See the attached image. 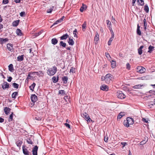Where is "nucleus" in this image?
<instances>
[{
	"label": "nucleus",
	"instance_id": "nucleus-27",
	"mask_svg": "<svg viewBox=\"0 0 155 155\" xmlns=\"http://www.w3.org/2000/svg\"><path fill=\"white\" fill-rule=\"evenodd\" d=\"M16 33L17 35H22V32L21 31V30L19 29H17Z\"/></svg>",
	"mask_w": 155,
	"mask_h": 155
},
{
	"label": "nucleus",
	"instance_id": "nucleus-30",
	"mask_svg": "<svg viewBox=\"0 0 155 155\" xmlns=\"http://www.w3.org/2000/svg\"><path fill=\"white\" fill-rule=\"evenodd\" d=\"M86 21H85L83 25H82V30L83 31H84L86 29Z\"/></svg>",
	"mask_w": 155,
	"mask_h": 155
},
{
	"label": "nucleus",
	"instance_id": "nucleus-46",
	"mask_svg": "<svg viewBox=\"0 0 155 155\" xmlns=\"http://www.w3.org/2000/svg\"><path fill=\"white\" fill-rule=\"evenodd\" d=\"M110 32L111 34V38L110 39H112V38H114V33L112 29H111L110 30Z\"/></svg>",
	"mask_w": 155,
	"mask_h": 155
},
{
	"label": "nucleus",
	"instance_id": "nucleus-51",
	"mask_svg": "<svg viewBox=\"0 0 155 155\" xmlns=\"http://www.w3.org/2000/svg\"><path fill=\"white\" fill-rule=\"evenodd\" d=\"M8 2H9L8 0H3L2 1V3L4 4H7L8 3Z\"/></svg>",
	"mask_w": 155,
	"mask_h": 155
},
{
	"label": "nucleus",
	"instance_id": "nucleus-61",
	"mask_svg": "<svg viewBox=\"0 0 155 155\" xmlns=\"http://www.w3.org/2000/svg\"><path fill=\"white\" fill-rule=\"evenodd\" d=\"M107 25H111V22L110 21H109L108 20H107Z\"/></svg>",
	"mask_w": 155,
	"mask_h": 155
},
{
	"label": "nucleus",
	"instance_id": "nucleus-5",
	"mask_svg": "<svg viewBox=\"0 0 155 155\" xmlns=\"http://www.w3.org/2000/svg\"><path fill=\"white\" fill-rule=\"evenodd\" d=\"M81 116L83 118H85L86 120L88 122H90L91 120L88 114L86 112H84L83 114H81Z\"/></svg>",
	"mask_w": 155,
	"mask_h": 155
},
{
	"label": "nucleus",
	"instance_id": "nucleus-56",
	"mask_svg": "<svg viewBox=\"0 0 155 155\" xmlns=\"http://www.w3.org/2000/svg\"><path fill=\"white\" fill-rule=\"evenodd\" d=\"M2 40V44L5 43L7 41H8V39H1Z\"/></svg>",
	"mask_w": 155,
	"mask_h": 155
},
{
	"label": "nucleus",
	"instance_id": "nucleus-52",
	"mask_svg": "<svg viewBox=\"0 0 155 155\" xmlns=\"http://www.w3.org/2000/svg\"><path fill=\"white\" fill-rule=\"evenodd\" d=\"M130 65L129 63H127L126 64V68H127L128 70H130Z\"/></svg>",
	"mask_w": 155,
	"mask_h": 155
},
{
	"label": "nucleus",
	"instance_id": "nucleus-18",
	"mask_svg": "<svg viewBox=\"0 0 155 155\" xmlns=\"http://www.w3.org/2000/svg\"><path fill=\"white\" fill-rule=\"evenodd\" d=\"M138 5L143 6L144 5V2L143 0H137Z\"/></svg>",
	"mask_w": 155,
	"mask_h": 155
},
{
	"label": "nucleus",
	"instance_id": "nucleus-40",
	"mask_svg": "<svg viewBox=\"0 0 155 155\" xmlns=\"http://www.w3.org/2000/svg\"><path fill=\"white\" fill-rule=\"evenodd\" d=\"M54 8V6H52V7L48 9L47 11V13H51V12H52V10H53V9Z\"/></svg>",
	"mask_w": 155,
	"mask_h": 155
},
{
	"label": "nucleus",
	"instance_id": "nucleus-36",
	"mask_svg": "<svg viewBox=\"0 0 155 155\" xmlns=\"http://www.w3.org/2000/svg\"><path fill=\"white\" fill-rule=\"evenodd\" d=\"M60 45L64 48L65 47L66 45V43L64 42L63 41H60Z\"/></svg>",
	"mask_w": 155,
	"mask_h": 155
},
{
	"label": "nucleus",
	"instance_id": "nucleus-48",
	"mask_svg": "<svg viewBox=\"0 0 155 155\" xmlns=\"http://www.w3.org/2000/svg\"><path fill=\"white\" fill-rule=\"evenodd\" d=\"M25 15V12H22L20 13V15L21 17H24Z\"/></svg>",
	"mask_w": 155,
	"mask_h": 155
},
{
	"label": "nucleus",
	"instance_id": "nucleus-42",
	"mask_svg": "<svg viewBox=\"0 0 155 155\" xmlns=\"http://www.w3.org/2000/svg\"><path fill=\"white\" fill-rule=\"evenodd\" d=\"M13 113L12 112L11 113V114L9 116V119H8L9 121H11L13 119Z\"/></svg>",
	"mask_w": 155,
	"mask_h": 155
},
{
	"label": "nucleus",
	"instance_id": "nucleus-60",
	"mask_svg": "<svg viewBox=\"0 0 155 155\" xmlns=\"http://www.w3.org/2000/svg\"><path fill=\"white\" fill-rule=\"evenodd\" d=\"M96 34L94 37V39H97H97H99V35L98 33H96Z\"/></svg>",
	"mask_w": 155,
	"mask_h": 155
},
{
	"label": "nucleus",
	"instance_id": "nucleus-25",
	"mask_svg": "<svg viewBox=\"0 0 155 155\" xmlns=\"http://www.w3.org/2000/svg\"><path fill=\"white\" fill-rule=\"evenodd\" d=\"M68 42L69 45H73L74 44V42L73 39H68Z\"/></svg>",
	"mask_w": 155,
	"mask_h": 155
},
{
	"label": "nucleus",
	"instance_id": "nucleus-53",
	"mask_svg": "<svg viewBox=\"0 0 155 155\" xmlns=\"http://www.w3.org/2000/svg\"><path fill=\"white\" fill-rule=\"evenodd\" d=\"M32 72H29L28 73V75L27 78H28V79H30L31 78H33V77L32 76H31L30 75V74H32Z\"/></svg>",
	"mask_w": 155,
	"mask_h": 155
},
{
	"label": "nucleus",
	"instance_id": "nucleus-35",
	"mask_svg": "<svg viewBox=\"0 0 155 155\" xmlns=\"http://www.w3.org/2000/svg\"><path fill=\"white\" fill-rule=\"evenodd\" d=\"M12 84L14 88L16 89H18V88L19 85L18 84L15 83H14Z\"/></svg>",
	"mask_w": 155,
	"mask_h": 155
},
{
	"label": "nucleus",
	"instance_id": "nucleus-11",
	"mask_svg": "<svg viewBox=\"0 0 155 155\" xmlns=\"http://www.w3.org/2000/svg\"><path fill=\"white\" fill-rule=\"evenodd\" d=\"M100 89L103 91H107L108 89V87L106 85L103 84L101 87Z\"/></svg>",
	"mask_w": 155,
	"mask_h": 155
},
{
	"label": "nucleus",
	"instance_id": "nucleus-7",
	"mask_svg": "<svg viewBox=\"0 0 155 155\" xmlns=\"http://www.w3.org/2000/svg\"><path fill=\"white\" fill-rule=\"evenodd\" d=\"M31 101L33 103L35 102L38 100L37 96L35 94L31 95Z\"/></svg>",
	"mask_w": 155,
	"mask_h": 155
},
{
	"label": "nucleus",
	"instance_id": "nucleus-63",
	"mask_svg": "<svg viewBox=\"0 0 155 155\" xmlns=\"http://www.w3.org/2000/svg\"><path fill=\"white\" fill-rule=\"evenodd\" d=\"M4 120L2 117H0V123H2L4 121Z\"/></svg>",
	"mask_w": 155,
	"mask_h": 155
},
{
	"label": "nucleus",
	"instance_id": "nucleus-32",
	"mask_svg": "<svg viewBox=\"0 0 155 155\" xmlns=\"http://www.w3.org/2000/svg\"><path fill=\"white\" fill-rule=\"evenodd\" d=\"M86 8V6L83 5V6H81L80 8V11L81 12H83L84 11V9H85Z\"/></svg>",
	"mask_w": 155,
	"mask_h": 155
},
{
	"label": "nucleus",
	"instance_id": "nucleus-59",
	"mask_svg": "<svg viewBox=\"0 0 155 155\" xmlns=\"http://www.w3.org/2000/svg\"><path fill=\"white\" fill-rule=\"evenodd\" d=\"M64 125L66 127H68V128H70V125L69 124L67 123H66L64 124Z\"/></svg>",
	"mask_w": 155,
	"mask_h": 155
},
{
	"label": "nucleus",
	"instance_id": "nucleus-55",
	"mask_svg": "<svg viewBox=\"0 0 155 155\" xmlns=\"http://www.w3.org/2000/svg\"><path fill=\"white\" fill-rule=\"evenodd\" d=\"M121 144L122 145V147H125L126 145H127V143L126 142H121Z\"/></svg>",
	"mask_w": 155,
	"mask_h": 155
},
{
	"label": "nucleus",
	"instance_id": "nucleus-34",
	"mask_svg": "<svg viewBox=\"0 0 155 155\" xmlns=\"http://www.w3.org/2000/svg\"><path fill=\"white\" fill-rule=\"evenodd\" d=\"M141 87L142 85L140 84H137L134 86L133 88L134 89H139Z\"/></svg>",
	"mask_w": 155,
	"mask_h": 155
},
{
	"label": "nucleus",
	"instance_id": "nucleus-10",
	"mask_svg": "<svg viewBox=\"0 0 155 155\" xmlns=\"http://www.w3.org/2000/svg\"><path fill=\"white\" fill-rule=\"evenodd\" d=\"M11 109L8 107H5L4 109V111L5 114L6 115H8L11 111Z\"/></svg>",
	"mask_w": 155,
	"mask_h": 155
},
{
	"label": "nucleus",
	"instance_id": "nucleus-3",
	"mask_svg": "<svg viewBox=\"0 0 155 155\" xmlns=\"http://www.w3.org/2000/svg\"><path fill=\"white\" fill-rule=\"evenodd\" d=\"M117 97L121 99H123L125 98L126 96L121 91H118L117 93Z\"/></svg>",
	"mask_w": 155,
	"mask_h": 155
},
{
	"label": "nucleus",
	"instance_id": "nucleus-23",
	"mask_svg": "<svg viewBox=\"0 0 155 155\" xmlns=\"http://www.w3.org/2000/svg\"><path fill=\"white\" fill-rule=\"evenodd\" d=\"M18 95V92H13L12 95V98H14L15 99L16 97V96Z\"/></svg>",
	"mask_w": 155,
	"mask_h": 155
},
{
	"label": "nucleus",
	"instance_id": "nucleus-22",
	"mask_svg": "<svg viewBox=\"0 0 155 155\" xmlns=\"http://www.w3.org/2000/svg\"><path fill=\"white\" fill-rule=\"evenodd\" d=\"M52 79L53 82L54 83H56L58 81V77H57V78H56V77H53L52 78Z\"/></svg>",
	"mask_w": 155,
	"mask_h": 155
},
{
	"label": "nucleus",
	"instance_id": "nucleus-33",
	"mask_svg": "<svg viewBox=\"0 0 155 155\" xmlns=\"http://www.w3.org/2000/svg\"><path fill=\"white\" fill-rule=\"evenodd\" d=\"M144 10L145 11L147 12L148 13L149 12V7L146 4L144 7Z\"/></svg>",
	"mask_w": 155,
	"mask_h": 155
},
{
	"label": "nucleus",
	"instance_id": "nucleus-43",
	"mask_svg": "<svg viewBox=\"0 0 155 155\" xmlns=\"http://www.w3.org/2000/svg\"><path fill=\"white\" fill-rule=\"evenodd\" d=\"M51 42L52 44L55 45L58 42L57 39H51Z\"/></svg>",
	"mask_w": 155,
	"mask_h": 155
},
{
	"label": "nucleus",
	"instance_id": "nucleus-8",
	"mask_svg": "<svg viewBox=\"0 0 155 155\" xmlns=\"http://www.w3.org/2000/svg\"><path fill=\"white\" fill-rule=\"evenodd\" d=\"M7 47L8 50L11 52L13 51V45L11 44H8L7 45Z\"/></svg>",
	"mask_w": 155,
	"mask_h": 155
},
{
	"label": "nucleus",
	"instance_id": "nucleus-16",
	"mask_svg": "<svg viewBox=\"0 0 155 155\" xmlns=\"http://www.w3.org/2000/svg\"><path fill=\"white\" fill-rule=\"evenodd\" d=\"M24 55H19L17 57V61H22L24 59Z\"/></svg>",
	"mask_w": 155,
	"mask_h": 155
},
{
	"label": "nucleus",
	"instance_id": "nucleus-17",
	"mask_svg": "<svg viewBox=\"0 0 155 155\" xmlns=\"http://www.w3.org/2000/svg\"><path fill=\"white\" fill-rule=\"evenodd\" d=\"M19 21V20L14 21L12 23L13 26L14 27L17 26L18 25Z\"/></svg>",
	"mask_w": 155,
	"mask_h": 155
},
{
	"label": "nucleus",
	"instance_id": "nucleus-26",
	"mask_svg": "<svg viewBox=\"0 0 155 155\" xmlns=\"http://www.w3.org/2000/svg\"><path fill=\"white\" fill-rule=\"evenodd\" d=\"M8 69L9 70L11 71H12L14 70L13 65L12 64H10L8 66Z\"/></svg>",
	"mask_w": 155,
	"mask_h": 155
},
{
	"label": "nucleus",
	"instance_id": "nucleus-28",
	"mask_svg": "<svg viewBox=\"0 0 155 155\" xmlns=\"http://www.w3.org/2000/svg\"><path fill=\"white\" fill-rule=\"evenodd\" d=\"M143 22L144 24V28L145 30H146L147 27V23L146 21V19L144 18L143 20Z\"/></svg>",
	"mask_w": 155,
	"mask_h": 155
},
{
	"label": "nucleus",
	"instance_id": "nucleus-6",
	"mask_svg": "<svg viewBox=\"0 0 155 155\" xmlns=\"http://www.w3.org/2000/svg\"><path fill=\"white\" fill-rule=\"evenodd\" d=\"M2 87L3 90L6 88H8L9 87V84L7 82L4 81V83L2 84Z\"/></svg>",
	"mask_w": 155,
	"mask_h": 155
},
{
	"label": "nucleus",
	"instance_id": "nucleus-39",
	"mask_svg": "<svg viewBox=\"0 0 155 155\" xmlns=\"http://www.w3.org/2000/svg\"><path fill=\"white\" fill-rule=\"evenodd\" d=\"M70 73H74L75 72V68L73 67H72L69 71Z\"/></svg>",
	"mask_w": 155,
	"mask_h": 155
},
{
	"label": "nucleus",
	"instance_id": "nucleus-9",
	"mask_svg": "<svg viewBox=\"0 0 155 155\" xmlns=\"http://www.w3.org/2000/svg\"><path fill=\"white\" fill-rule=\"evenodd\" d=\"M38 147L37 146H35L32 150L33 155H37V151Z\"/></svg>",
	"mask_w": 155,
	"mask_h": 155
},
{
	"label": "nucleus",
	"instance_id": "nucleus-12",
	"mask_svg": "<svg viewBox=\"0 0 155 155\" xmlns=\"http://www.w3.org/2000/svg\"><path fill=\"white\" fill-rule=\"evenodd\" d=\"M22 149L23 153L24 154L26 155H29V152L24 146L22 147Z\"/></svg>",
	"mask_w": 155,
	"mask_h": 155
},
{
	"label": "nucleus",
	"instance_id": "nucleus-49",
	"mask_svg": "<svg viewBox=\"0 0 155 155\" xmlns=\"http://www.w3.org/2000/svg\"><path fill=\"white\" fill-rule=\"evenodd\" d=\"M142 49L140 48L138 49V53L139 55H141L142 53Z\"/></svg>",
	"mask_w": 155,
	"mask_h": 155
},
{
	"label": "nucleus",
	"instance_id": "nucleus-14",
	"mask_svg": "<svg viewBox=\"0 0 155 155\" xmlns=\"http://www.w3.org/2000/svg\"><path fill=\"white\" fill-rule=\"evenodd\" d=\"M127 120L129 125L133 124H134V120L133 118L128 117L127 118Z\"/></svg>",
	"mask_w": 155,
	"mask_h": 155
},
{
	"label": "nucleus",
	"instance_id": "nucleus-44",
	"mask_svg": "<svg viewBox=\"0 0 155 155\" xmlns=\"http://www.w3.org/2000/svg\"><path fill=\"white\" fill-rule=\"evenodd\" d=\"M59 94H65V91L63 90H61L59 91Z\"/></svg>",
	"mask_w": 155,
	"mask_h": 155
},
{
	"label": "nucleus",
	"instance_id": "nucleus-2",
	"mask_svg": "<svg viewBox=\"0 0 155 155\" xmlns=\"http://www.w3.org/2000/svg\"><path fill=\"white\" fill-rule=\"evenodd\" d=\"M112 75L110 74H107L105 76V81L107 84H109L111 80Z\"/></svg>",
	"mask_w": 155,
	"mask_h": 155
},
{
	"label": "nucleus",
	"instance_id": "nucleus-41",
	"mask_svg": "<svg viewBox=\"0 0 155 155\" xmlns=\"http://www.w3.org/2000/svg\"><path fill=\"white\" fill-rule=\"evenodd\" d=\"M124 124L125 126L127 127H129L130 125L129 124H128V122L127 121V120L126 121H124Z\"/></svg>",
	"mask_w": 155,
	"mask_h": 155
},
{
	"label": "nucleus",
	"instance_id": "nucleus-37",
	"mask_svg": "<svg viewBox=\"0 0 155 155\" xmlns=\"http://www.w3.org/2000/svg\"><path fill=\"white\" fill-rule=\"evenodd\" d=\"M105 56L106 58H107L108 60L110 61L111 59V57L109 54L108 53H105Z\"/></svg>",
	"mask_w": 155,
	"mask_h": 155
},
{
	"label": "nucleus",
	"instance_id": "nucleus-50",
	"mask_svg": "<svg viewBox=\"0 0 155 155\" xmlns=\"http://www.w3.org/2000/svg\"><path fill=\"white\" fill-rule=\"evenodd\" d=\"M43 31L41 30V31H39V32H38V33H36L35 35V37H37L39 35L41 34L42 32Z\"/></svg>",
	"mask_w": 155,
	"mask_h": 155
},
{
	"label": "nucleus",
	"instance_id": "nucleus-20",
	"mask_svg": "<svg viewBox=\"0 0 155 155\" xmlns=\"http://www.w3.org/2000/svg\"><path fill=\"white\" fill-rule=\"evenodd\" d=\"M35 85V83H33L30 86L29 88L30 90L32 91H33Z\"/></svg>",
	"mask_w": 155,
	"mask_h": 155
},
{
	"label": "nucleus",
	"instance_id": "nucleus-54",
	"mask_svg": "<svg viewBox=\"0 0 155 155\" xmlns=\"http://www.w3.org/2000/svg\"><path fill=\"white\" fill-rule=\"evenodd\" d=\"M142 121L145 123H147L148 122V120L147 119L145 118H142Z\"/></svg>",
	"mask_w": 155,
	"mask_h": 155
},
{
	"label": "nucleus",
	"instance_id": "nucleus-58",
	"mask_svg": "<svg viewBox=\"0 0 155 155\" xmlns=\"http://www.w3.org/2000/svg\"><path fill=\"white\" fill-rule=\"evenodd\" d=\"M108 137H105L104 138V141L106 142H108Z\"/></svg>",
	"mask_w": 155,
	"mask_h": 155
},
{
	"label": "nucleus",
	"instance_id": "nucleus-24",
	"mask_svg": "<svg viewBox=\"0 0 155 155\" xmlns=\"http://www.w3.org/2000/svg\"><path fill=\"white\" fill-rule=\"evenodd\" d=\"M22 143V141L20 140L17 141L16 143L17 146L19 147L21 146Z\"/></svg>",
	"mask_w": 155,
	"mask_h": 155
},
{
	"label": "nucleus",
	"instance_id": "nucleus-62",
	"mask_svg": "<svg viewBox=\"0 0 155 155\" xmlns=\"http://www.w3.org/2000/svg\"><path fill=\"white\" fill-rule=\"evenodd\" d=\"M112 40L111 39H110L108 41V45H111V43L112 42Z\"/></svg>",
	"mask_w": 155,
	"mask_h": 155
},
{
	"label": "nucleus",
	"instance_id": "nucleus-19",
	"mask_svg": "<svg viewBox=\"0 0 155 155\" xmlns=\"http://www.w3.org/2000/svg\"><path fill=\"white\" fill-rule=\"evenodd\" d=\"M68 78L67 76H64L62 78V80L64 84H66L67 82Z\"/></svg>",
	"mask_w": 155,
	"mask_h": 155
},
{
	"label": "nucleus",
	"instance_id": "nucleus-38",
	"mask_svg": "<svg viewBox=\"0 0 155 155\" xmlns=\"http://www.w3.org/2000/svg\"><path fill=\"white\" fill-rule=\"evenodd\" d=\"M77 30L76 29H75L73 32V33L74 35V36L76 38H78L77 37Z\"/></svg>",
	"mask_w": 155,
	"mask_h": 155
},
{
	"label": "nucleus",
	"instance_id": "nucleus-64",
	"mask_svg": "<svg viewBox=\"0 0 155 155\" xmlns=\"http://www.w3.org/2000/svg\"><path fill=\"white\" fill-rule=\"evenodd\" d=\"M136 1H137V0H132V5L133 6H134V4Z\"/></svg>",
	"mask_w": 155,
	"mask_h": 155
},
{
	"label": "nucleus",
	"instance_id": "nucleus-4",
	"mask_svg": "<svg viewBox=\"0 0 155 155\" xmlns=\"http://www.w3.org/2000/svg\"><path fill=\"white\" fill-rule=\"evenodd\" d=\"M136 71L142 74L145 72L146 69L144 67L141 66H139L136 69Z\"/></svg>",
	"mask_w": 155,
	"mask_h": 155
},
{
	"label": "nucleus",
	"instance_id": "nucleus-29",
	"mask_svg": "<svg viewBox=\"0 0 155 155\" xmlns=\"http://www.w3.org/2000/svg\"><path fill=\"white\" fill-rule=\"evenodd\" d=\"M68 37V35L67 34H66L61 36L60 38V39H67Z\"/></svg>",
	"mask_w": 155,
	"mask_h": 155
},
{
	"label": "nucleus",
	"instance_id": "nucleus-15",
	"mask_svg": "<svg viewBox=\"0 0 155 155\" xmlns=\"http://www.w3.org/2000/svg\"><path fill=\"white\" fill-rule=\"evenodd\" d=\"M111 63V67L112 68H114L116 65V63L115 61L114 60H112L111 61H110Z\"/></svg>",
	"mask_w": 155,
	"mask_h": 155
},
{
	"label": "nucleus",
	"instance_id": "nucleus-31",
	"mask_svg": "<svg viewBox=\"0 0 155 155\" xmlns=\"http://www.w3.org/2000/svg\"><path fill=\"white\" fill-rule=\"evenodd\" d=\"M154 47L152 46H150L148 47L149 50L148 51V52L150 53L153 50Z\"/></svg>",
	"mask_w": 155,
	"mask_h": 155
},
{
	"label": "nucleus",
	"instance_id": "nucleus-45",
	"mask_svg": "<svg viewBox=\"0 0 155 155\" xmlns=\"http://www.w3.org/2000/svg\"><path fill=\"white\" fill-rule=\"evenodd\" d=\"M27 143L28 144H33V142L29 138H28L27 140Z\"/></svg>",
	"mask_w": 155,
	"mask_h": 155
},
{
	"label": "nucleus",
	"instance_id": "nucleus-21",
	"mask_svg": "<svg viewBox=\"0 0 155 155\" xmlns=\"http://www.w3.org/2000/svg\"><path fill=\"white\" fill-rule=\"evenodd\" d=\"M125 115V113L124 112H121L118 114L117 116L118 119H120L122 117Z\"/></svg>",
	"mask_w": 155,
	"mask_h": 155
},
{
	"label": "nucleus",
	"instance_id": "nucleus-47",
	"mask_svg": "<svg viewBox=\"0 0 155 155\" xmlns=\"http://www.w3.org/2000/svg\"><path fill=\"white\" fill-rule=\"evenodd\" d=\"M34 119L37 120H41V117L36 116L34 117Z\"/></svg>",
	"mask_w": 155,
	"mask_h": 155
},
{
	"label": "nucleus",
	"instance_id": "nucleus-13",
	"mask_svg": "<svg viewBox=\"0 0 155 155\" xmlns=\"http://www.w3.org/2000/svg\"><path fill=\"white\" fill-rule=\"evenodd\" d=\"M137 35H140L141 34V31L140 29V26L139 25V24H138L137 25Z\"/></svg>",
	"mask_w": 155,
	"mask_h": 155
},
{
	"label": "nucleus",
	"instance_id": "nucleus-57",
	"mask_svg": "<svg viewBox=\"0 0 155 155\" xmlns=\"http://www.w3.org/2000/svg\"><path fill=\"white\" fill-rule=\"evenodd\" d=\"M12 78L11 77H8V78L7 79V81L9 82H10L12 81Z\"/></svg>",
	"mask_w": 155,
	"mask_h": 155
},
{
	"label": "nucleus",
	"instance_id": "nucleus-1",
	"mask_svg": "<svg viewBox=\"0 0 155 155\" xmlns=\"http://www.w3.org/2000/svg\"><path fill=\"white\" fill-rule=\"evenodd\" d=\"M47 73L49 76H53L57 72V68L55 66H53L47 70Z\"/></svg>",
	"mask_w": 155,
	"mask_h": 155
}]
</instances>
